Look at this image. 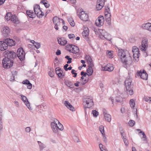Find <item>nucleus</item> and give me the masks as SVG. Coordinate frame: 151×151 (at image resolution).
I'll return each instance as SVG.
<instances>
[{
	"instance_id": "obj_49",
	"label": "nucleus",
	"mask_w": 151,
	"mask_h": 151,
	"mask_svg": "<svg viewBox=\"0 0 151 151\" xmlns=\"http://www.w3.org/2000/svg\"><path fill=\"white\" fill-rule=\"evenodd\" d=\"M25 132L27 133H29L31 131V128L30 127H27L25 129Z\"/></svg>"
},
{
	"instance_id": "obj_9",
	"label": "nucleus",
	"mask_w": 151,
	"mask_h": 151,
	"mask_svg": "<svg viewBox=\"0 0 151 151\" xmlns=\"http://www.w3.org/2000/svg\"><path fill=\"white\" fill-rule=\"evenodd\" d=\"M58 122H59L58 120L56 119H55L51 123L52 129L55 134H56L58 133V126L57 124Z\"/></svg>"
},
{
	"instance_id": "obj_43",
	"label": "nucleus",
	"mask_w": 151,
	"mask_h": 151,
	"mask_svg": "<svg viewBox=\"0 0 151 151\" xmlns=\"http://www.w3.org/2000/svg\"><path fill=\"white\" fill-rule=\"evenodd\" d=\"M58 129L60 131H62L63 129V127L62 124L59 122H58Z\"/></svg>"
},
{
	"instance_id": "obj_17",
	"label": "nucleus",
	"mask_w": 151,
	"mask_h": 151,
	"mask_svg": "<svg viewBox=\"0 0 151 151\" xmlns=\"http://www.w3.org/2000/svg\"><path fill=\"white\" fill-rule=\"evenodd\" d=\"M80 19L82 20L87 21L88 19V15L85 13V12L82 11L79 14Z\"/></svg>"
},
{
	"instance_id": "obj_20",
	"label": "nucleus",
	"mask_w": 151,
	"mask_h": 151,
	"mask_svg": "<svg viewBox=\"0 0 151 151\" xmlns=\"http://www.w3.org/2000/svg\"><path fill=\"white\" fill-rule=\"evenodd\" d=\"M7 48V45L5 42L0 41V50L3 51L6 50Z\"/></svg>"
},
{
	"instance_id": "obj_48",
	"label": "nucleus",
	"mask_w": 151,
	"mask_h": 151,
	"mask_svg": "<svg viewBox=\"0 0 151 151\" xmlns=\"http://www.w3.org/2000/svg\"><path fill=\"white\" fill-rule=\"evenodd\" d=\"M3 109H2L0 108V122H2L1 120L3 117Z\"/></svg>"
},
{
	"instance_id": "obj_55",
	"label": "nucleus",
	"mask_w": 151,
	"mask_h": 151,
	"mask_svg": "<svg viewBox=\"0 0 151 151\" xmlns=\"http://www.w3.org/2000/svg\"><path fill=\"white\" fill-rule=\"evenodd\" d=\"M105 12H106L107 13H110V8L108 7L106 8Z\"/></svg>"
},
{
	"instance_id": "obj_31",
	"label": "nucleus",
	"mask_w": 151,
	"mask_h": 151,
	"mask_svg": "<svg viewBox=\"0 0 151 151\" xmlns=\"http://www.w3.org/2000/svg\"><path fill=\"white\" fill-rule=\"evenodd\" d=\"M129 104L131 107L132 109H135L137 112V109L135 106V100L133 99H130L129 101Z\"/></svg>"
},
{
	"instance_id": "obj_60",
	"label": "nucleus",
	"mask_w": 151,
	"mask_h": 151,
	"mask_svg": "<svg viewBox=\"0 0 151 151\" xmlns=\"http://www.w3.org/2000/svg\"><path fill=\"white\" fill-rule=\"evenodd\" d=\"M70 25L72 27H74L75 26V23L74 22L73 20L72 21V22H70L69 23Z\"/></svg>"
},
{
	"instance_id": "obj_37",
	"label": "nucleus",
	"mask_w": 151,
	"mask_h": 151,
	"mask_svg": "<svg viewBox=\"0 0 151 151\" xmlns=\"http://www.w3.org/2000/svg\"><path fill=\"white\" fill-rule=\"evenodd\" d=\"M12 15V14L11 13L8 12L6 14L5 16V19L6 20L9 21V20H10Z\"/></svg>"
},
{
	"instance_id": "obj_1",
	"label": "nucleus",
	"mask_w": 151,
	"mask_h": 151,
	"mask_svg": "<svg viewBox=\"0 0 151 151\" xmlns=\"http://www.w3.org/2000/svg\"><path fill=\"white\" fill-rule=\"evenodd\" d=\"M118 55L121 61L125 64L130 65L132 62V57L128 51L119 49Z\"/></svg>"
},
{
	"instance_id": "obj_57",
	"label": "nucleus",
	"mask_w": 151,
	"mask_h": 151,
	"mask_svg": "<svg viewBox=\"0 0 151 151\" xmlns=\"http://www.w3.org/2000/svg\"><path fill=\"white\" fill-rule=\"evenodd\" d=\"M14 104L15 106H17V107H19V105L18 102L17 101H14Z\"/></svg>"
},
{
	"instance_id": "obj_15",
	"label": "nucleus",
	"mask_w": 151,
	"mask_h": 151,
	"mask_svg": "<svg viewBox=\"0 0 151 151\" xmlns=\"http://www.w3.org/2000/svg\"><path fill=\"white\" fill-rule=\"evenodd\" d=\"M1 31L4 37H7L9 35L10 31L9 27L4 26L2 28Z\"/></svg>"
},
{
	"instance_id": "obj_62",
	"label": "nucleus",
	"mask_w": 151,
	"mask_h": 151,
	"mask_svg": "<svg viewBox=\"0 0 151 151\" xmlns=\"http://www.w3.org/2000/svg\"><path fill=\"white\" fill-rule=\"evenodd\" d=\"M12 73L13 76H15L17 75V72L16 70H14L12 71Z\"/></svg>"
},
{
	"instance_id": "obj_45",
	"label": "nucleus",
	"mask_w": 151,
	"mask_h": 151,
	"mask_svg": "<svg viewBox=\"0 0 151 151\" xmlns=\"http://www.w3.org/2000/svg\"><path fill=\"white\" fill-rule=\"evenodd\" d=\"M45 1H47L45 0L44 1V0L42 1H41V3H43V4H44V5H45V6L46 8H48L49 6L50 5H49V4H48L47 3L45 2Z\"/></svg>"
},
{
	"instance_id": "obj_29",
	"label": "nucleus",
	"mask_w": 151,
	"mask_h": 151,
	"mask_svg": "<svg viewBox=\"0 0 151 151\" xmlns=\"http://www.w3.org/2000/svg\"><path fill=\"white\" fill-rule=\"evenodd\" d=\"M137 130L138 131H140L139 133L142 134L143 135V137L141 138L142 140L143 141L144 143H146L147 142V137L145 133L141 131L140 129H137Z\"/></svg>"
},
{
	"instance_id": "obj_61",
	"label": "nucleus",
	"mask_w": 151,
	"mask_h": 151,
	"mask_svg": "<svg viewBox=\"0 0 151 151\" xmlns=\"http://www.w3.org/2000/svg\"><path fill=\"white\" fill-rule=\"evenodd\" d=\"M103 136V140L104 141L106 142V137L105 136V134H102Z\"/></svg>"
},
{
	"instance_id": "obj_27",
	"label": "nucleus",
	"mask_w": 151,
	"mask_h": 151,
	"mask_svg": "<svg viewBox=\"0 0 151 151\" xmlns=\"http://www.w3.org/2000/svg\"><path fill=\"white\" fill-rule=\"evenodd\" d=\"M88 68L87 70V75L88 76H91L93 73V70L92 67H93V65H91L88 66Z\"/></svg>"
},
{
	"instance_id": "obj_46",
	"label": "nucleus",
	"mask_w": 151,
	"mask_h": 151,
	"mask_svg": "<svg viewBox=\"0 0 151 151\" xmlns=\"http://www.w3.org/2000/svg\"><path fill=\"white\" fill-rule=\"evenodd\" d=\"M92 113L93 116L95 117H96L99 114V112L95 110H93Z\"/></svg>"
},
{
	"instance_id": "obj_54",
	"label": "nucleus",
	"mask_w": 151,
	"mask_h": 151,
	"mask_svg": "<svg viewBox=\"0 0 151 151\" xmlns=\"http://www.w3.org/2000/svg\"><path fill=\"white\" fill-rule=\"evenodd\" d=\"M68 2L72 4H74L76 3V0H68Z\"/></svg>"
},
{
	"instance_id": "obj_19",
	"label": "nucleus",
	"mask_w": 151,
	"mask_h": 151,
	"mask_svg": "<svg viewBox=\"0 0 151 151\" xmlns=\"http://www.w3.org/2000/svg\"><path fill=\"white\" fill-rule=\"evenodd\" d=\"M103 113L105 120L109 122H111V116L110 115L108 114L105 109L103 110Z\"/></svg>"
},
{
	"instance_id": "obj_51",
	"label": "nucleus",
	"mask_w": 151,
	"mask_h": 151,
	"mask_svg": "<svg viewBox=\"0 0 151 151\" xmlns=\"http://www.w3.org/2000/svg\"><path fill=\"white\" fill-rule=\"evenodd\" d=\"M124 142V143L126 146H128V142L127 139L126 137H125L122 139Z\"/></svg>"
},
{
	"instance_id": "obj_24",
	"label": "nucleus",
	"mask_w": 151,
	"mask_h": 151,
	"mask_svg": "<svg viewBox=\"0 0 151 151\" xmlns=\"http://www.w3.org/2000/svg\"><path fill=\"white\" fill-rule=\"evenodd\" d=\"M132 81V79L130 78H126L125 82L126 89L130 88L131 87Z\"/></svg>"
},
{
	"instance_id": "obj_36",
	"label": "nucleus",
	"mask_w": 151,
	"mask_h": 151,
	"mask_svg": "<svg viewBox=\"0 0 151 151\" xmlns=\"http://www.w3.org/2000/svg\"><path fill=\"white\" fill-rule=\"evenodd\" d=\"M89 34V30L88 28H85L83 32H82V35L83 36L86 37Z\"/></svg>"
},
{
	"instance_id": "obj_38",
	"label": "nucleus",
	"mask_w": 151,
	"mask_h": 151,
	"mask_svg": "<svg viewBox=\"0 0 151 151\" xmlns=\"http://www.w3.org/2000/svg\"><path fill=\"white\" fill-rule=\"evenodd\" d=\"M56 73L57 75L58 76V77L60 78H62L63 77V73H61L60 70H56Z\"/></svg>"
},
{
	"instance_id": "obj_40",
	"label": "nucleus",
	"mask_w": 151,
	"mask_h": 151,
	"mask_svg": "<svg viewBox=\"0 0 151 151\" xmlns=\"http://www.w3.org/2000/svg\"><path fill=\"white\" fill-rule=\"evenodd\" d=\"M99 147L101 151H106V148L105 147L101 144H99Z\"/></svg>"
},
{
	"instance_id": "obj_39",
	"label": "nucleus",
	"mask_w": 151,
	"mask_h": 151,
	"mask_svg": "<svg viewBox=\"0 0 151 151\" xmlns=\"http://www.w3.org/2000/svg\"><path fill=\"white\" fill-rule=\"evenodd\" d=\"M108 17L106 18V21L108 24H111V14H109Z\"/></svg>"
},
{
	"instance_id": "obj_47",
	"label": "nucleus",
	"mask_w": 151,
	"mask_h": 151,
	"mask_svg": "<svg viewBox=\"0 0 151 151\" xmlns=\"http://www.w3.org/2000/svg\"><path fill=\"white\" fill-rule=\"evenodd\" d=\"M144 99L146 102L149 103L151 102V98L150 97H145L144 98Z\"/></svg>"
},
{
	"instance_id": "obj_26",
	"label": "nucleus",
	"mask_w": 151,
	"mask_h": 151,
	"mask_svg": "<svg viewBox=\"0 0 151 151\" xmlns=\"http://www.w3.org/2000/svg\"><path fill=\"white\" fill-rule=\"evenodd\" d=\"M58 43L61 45H64L67 43V41L63 37L60 38L58 39Z\"/></svg>"
},
{
	"instance_id": "obj_25",
	"label": "nucleus",
	"mask_w": 151,
	"mask_h": 151,
	"mask_svg": "<svg viewBox=\"0 0 151 151\" xmlns=\"http://www.w3.org/2000/svg\"><path fill=\"white\" fill-rule=\"evenodd\" d=\"M65 85L70 88H73L74 86L73 83L70 81L69 80H65Z\"/></svg>"
},
{
	"instance_id": "obj_58",
	"label": "nucleus",
	"mask_w": 151,
	"mask_h": 151,
	"mask_svg": "<svg viewBox=\"0 0 151 151\" xmlns=\"http://www.w3.org/2000/svg\"><path fill=\"white\" fill-rule=\"evenodd\" d=\"M81 76H84V77H86V73L83 71L81 72Z\"/></svg>"
},
{
	"instance_id": "obj_8",
	"label": "nucleus",
	"mask_w": 151,
	"mask_h": 151,
	"mask_svg": "<svg viewBox=\"0 0 151 151\" xmlns=\"http://www.w3.org/2000/svg\"><path fill=\"white\" fill-rule=\"evenodd\" d=\"M132 51L134 60L137 62L139 60L140 54L139 49L137 46H134L132 47Z\"/></svg>"
},
{
	"instance_id": "obj_5",
	"label": "nucleus",
	"mask_w": 151,
	"mask_h": 151,
	"mask_svg": "<svg viewBox=\"0 0 151 151\" xmlns=\"http://www.w3.org/2000/svg\"><path fill=\"white\" fill-rule=\"evenodd\" d=\"M52 21L55 25L54 27L57 30H58V27L59 26L60 24V21L62 22L63 25L65 24L64 21L62 19L59 18L57 16L54 17L52 19Z\"/></svg>"
},
{
	"instance_id": "obj_42",
	"label": "nucleus",
	"mask_w": 151,
	"mask_h": 151,
	"mask_svg": "<svg viewBox=\"0 0 151 151\" xmlns=\"http://www.w3.org/2000/svg\"><path fill=\"white\" fill-rule=\"evenodd\" d=\"M127 91V92L130 95H132L133 94V91L131 88H130L126 89Z\"/></svg>"
},
{
	"instance_id": "obj_63",
	"label": "nucleus",
	"mask_w": 151,
	"mask_h": 151,
	"mask_svg": "<svg viewBox=\"0 0 151 151\" xmlns=\"http://www.w3.org/2000/svg\"><path fill=\"white\" fill-rule=\"evenodd\" d=\"M69 65L68 64H65L64 66V68L65 70L66 71V70L67 69V67Z\"/></svg>"
},
{
	"instance_id": "obj_13",
	"label": "nucleus",
	"mask_w": 151,
	"mask_h": 151,
	"mask_svg": "<svg viewBox=\"0 0 151 151\" xmlns=\"http://www.w3.org/2000/svg\"><path fill=\"white\" fill-rule=\"evenodd\" d=\"M20 96H21V100L26 105L27 108L30 110H32V107L31 106L27 97L23 95H20Z\"/></svg>"
},
{
	"instance_id": "obj_12",
	"label": "nucleus",
	"mask_w": 151,
	"mask_h": 151,
	"mask_svg": "<svg viewBox=\"0 0 151 151\" xmlns=\"http://www.w3.org/2000/svg\"><path fill=\"white\" fill-rule=\"evenodd\" d=\"M148 46V41L147 39L145 38H144L141 42V45L140 46V49L142 51H145Z\"/></svg>"
},
{
	"instance_id": "obj_23",
	"label": "nucleus",
	"mask_w": 151,
	"mask_h": 151,
	"mask_svg": "<svg viewBox=\"0 0 151 151\" xmlns=\"http://www.w3.org/2000/svg\"><path fill=\"white\" fill-rule=\"evenodd\" d=\"M5 42L7 45L10 46H13L15 45V42L12 39L10 38H7L5 40Z\"/></svg>"
},
{
	"instance_id": "obj_64",
	"label": "nucleus",
	"mask_w": 151,
	"mask_h": 151,
	"mask_svg": "<svg viewBox=\"0 0 151 151\" xmlns=\"http://www.w3.org/2000/svg\"><path fill=\"white\" fill-rule=\"evenodd\" d=\"M5 1V0H0V6L3 4Z\"/></svg>"
},
{
	"instance_id": "obj_10",
	"label": "nucleus",
	"mask_w": 151,
	"mask_h": 151,
	"mask_svg": "<svg viewBox=\"0 0 151 151\" xmlns=\"http://www.w3.org/2000/svg\"><path fill=\"white\" fill-rule=\"evenodd\" d=\"M135 76L136 77L139 76L142 79L146 80L147 79L148 75L145 70H140L137 71Z\"/></svg>"
},
{
	"instance_id": "obj_35",
	"label": "nucleus",
	"mask_w": 151,
	"mask_h": 151,
	"mask_svg": "<svg viewBox=\"0 0 151 151\" xmlns=\"http://www.w3.org/2000/svg\"><path fill=\"white\" fill-rule=\"evenodd\" d=\"M106 54L109 58L112 59L113 58V51L112 50H107L106 52Z\"/></svg>"
},
{
	"instance_id": "obj_7",
	"label": "nucleus",
	"mask_w": 151,
	"mask_h": 151,
	"mask_svg": "<svg viewBox=\"0 0 151 151\" xmlns=\"http://www.w3.org/2000/svg\"><path fill=\"white\" fill-rule=\"evenodd\" d=\"M34 10L35 14L37 15L39 18H41L43 16L44 13L41 10L39 5L35 4L34 6Z\"/></svg>"
},
{
	"instance_id": "obj_21",
	"label": "nucleus",
	"mask_w": 151,
	"mask_h": 151,
	"mask_svg": "<svg viewBox=\"0 0 151 151\" xmlns=\"http://www.w3.org/2000/svg\"><path fill=\"white\" fill-rule=\"evenodd\" d=\"M114 69L113 65L110 64H107L104 67L102 68V70L109 71H112Z\"/></svg>"
},
{
	"instance_id": "obj_18",
	"label": "nucleus",
	"mask_w": 151,
	"mask_h": 151,
	"mask_svg": "<svg viewBox=\"0 0 151 151\" xmlns=\"http://www.w3.org/2000/svg\"><path fill=\"white\" fill-rule=\"evenodd\" d=\"M5 52L6 53L5 54L7 55V57L5 58H9L10 59L13 58L16 56V53L12 51H5Z\"/></svg>"
},
{
	"instance_id": "obj_33",
	"label": "nucleus",
	"mask_w": 151,
	"mask_h": 151,
	"mask_svg": "<svg viewBox=\"0 0 151 151\" xmlns=\"http://www.w3.org/2000/svg\"><path fill=\"white\" fill-rule=\"evenodd\" d=\"M26 14L27 16L30 18H33L35 17L34 13L31 10H29L27 11Z\"/></svg>"
},
{
	"instance_id": "obj_11",
	"label": "nucleus",
	"mask_w": 151,
	"mask_h": 151,
	"mask_svg": "<svg viewBox=\"0 0 151 151\" xmlns=\"http://www.w3.org/2000/svg\"><path fill=\"white\" fill-rule=\"evenodd\" d=\"M17 55L21 61L24 60L25 58V53L22 48L18 49L17 52Z\"/></svg>"
},
{
	"instance_id": "obj_6",
	"label": "nucleus",
	"mask_w": 151,
	"mask_h": 151,
	"mask_svg": "<svg viewBox=\"0 0 151 151\" xmlns=\"http://www.w3.org/2000/svg\"><path fill=\"white\" fill-rule=\"evenodd\" d=\"M99 32L101 34L100 38L102 39H105L108 41H110L111 39V35L107 33L105 30L100 29Z\"/></svg>"
},
{
	"instance_id": "obj_56",
	"label": "nucleus",
	"mask_w": 151,
	"mask_h": 151,
	"mask_svg": "<svg viewBox=\"0 0 151 151\" xmlns=\"http://www.w3.org/2000/svg\"><path fill=\"white\" fill-rule=\"evenodd\" d=\"M27 88L29 89H31L32 88V84L30 83L27 84Z\"/></svg>"
},
{
	"instance_id": "obj_44",
	"label": "nucleus",
	"mask_w": 151,
	"mask_h": 151,
	"mask_svg": "<svg viewBox=\"0 0 151 151\" xmlns=\"http://www.w3.org/2000/svg\"><path fill=\"white\" fill-rule=\"evenodd\" d=\"M128 124L130 126L133 127L134 125L135 122L133 120H130L129 121Z\"/></svg>"
},
{
	"instance_id": "obj_2",
	"label": "nucleus",
	"mask_w": 151,
	"mask_h": 151,
	"mask_svg": "<svg viewBox=\"0 0 151 151\" xmlns=\"http://www.w3.org/2000/svg\"><path fill=\"white\" fill-rule=\"evenodd\" d=\"M83 103L86 108H90L93 105L92 98L91 96H87L83 99Z\"/></svg>"
},
{
	"instance_id": "obj_3",
	"label": "nucleus",
	"mask_w": 151,
	"mask_h": 151,
	"mask_svg": "<svg viewBox=\"0 0 151 151\" xmlns=\"http://www.w3.org/2000/svg\"><path fill=\"white\" fill-rule=\"evenodd\" d=\"M2 63L3 67L6 68H9L12 67L13 64V60L9 58H4Z\"/></svg>"
},
{
	"instance_id": "obj_22",
	"label": "nucleus",
	"mask_w": 151,
	"mask_h": 151,
	"mask_svg": "<svg viewBox=\"0 0 151 151\" xmlns=\"http://www.w3.org/2000/svg\"><path fill=\"white\" fill-rule=\"evenodd\" d=\"M142 28L145 29L149 31H151V23H147L143 24L142 26Z\"/></svg>"
},
{
	"instance_id": "obj_52",
	"label": "nucleus",
	"mask_w": 151,
	"mask_h": 151,
	"mask_svg": "<svg viewBox=\"0 0 151 151\" xmlns=\"http://www.w3.org/2000/svg\"><path fill=\"white\" fill-rule=\"evenodd\" d=\"M68 37L69 39H72L74 37H75V36L74 34H70L68 35Z\"/></svg>"
},
{
	"instance_id": "obj_50",
	"label": "nucleus",
	"mask_w": 151,
	"mask_h": 151,
	"mask_svg": "<svg viewBox=\"0 0 151 151\" xmlns=\"http://www.w3.org/2000/svg\"><path fill=\"white\" fill-rule=\"evenodd\" d=\"M35 47L37 49H39L40 47V44L38 42H36L35 44L34 45Z\"/></svg>"
},
{
	"instance_id": "obj_16",
	"label": "nucleus",
	"mask_w": 151,
	"mask_h": 151,
	"mask_svg": "<svg viewBox=\"0 0 151 151\" xmlns=\"http://www.w3.org/2000/svg\"><path fill=\"white\" fill-rule=\"evenodd\" d=\"M104 2L105 0H97L96 8L98 10L102 9L104 4Z\"/></svg>"
},
{
	"instance_id": "obj_41",
	"label": "nucleus",
	"mask_w": 151,
	"mask_h": 151,
	"mask_svg": "<svg viewBox=\"0 0 151 151\" xmlns=\"http://www.w3.org/2000/svg\"><path fill=\"white\" fill-rule=\"evenodd\" d=\"M99 130L102 134H105L104 127L103 125H101L99 127Z\"/></svg>"
},
{
	"instance_id": "obj_30",
	"label": "nucleus",
	"mask_w": 151,
	"mask_h": 151,
	"mask_svg": "<svg viewBox=\"0 0 151 151\" xmlns=\"http://www.w3.org/2000/svg\"><path fill=\"white\" fill-rule=\"evenodd\" d=\"M10 20L16 24H18L19 22L17 17L15 15H12Z\"/></svg>"
},
{
	"instance_id": "obj_28",
	"label": "nucleus",
	"mask_w": 151,
	"mask_h": 151,
	"mask_svg": "<svg viewBox=\"0 0 151 151\" xmlns=\"http://www.w3.org/2000/svg\"><path fill=\"white\" fill-rule=\"evenodd\" d=\"M64 104L65 106L70 110L72 111H74L73 107L68 101H65Z\"/></svg>"
},
{
	"instance_id": "obj_59",
	"label": "nucleus",
	"mask_w": 151,
	"mask_h": 151,
	"mask_svg": "<svg viewBox=\"0 0 151 151\" xmlns=\"http://www.w3.org/2000/svg\"><path fill=\"white\" fill-rule=\"evenodd\" d=\"M56 54L58 55H59L61 54V51L60 50H58L56 52Z\"/></svg>"
},
{
	"instance_id": "obj_4",
	"label": "nucleus",
	"mask_w": 151,
	"mask_h": 151,
	"mask_svg": "<svg viewBox=\"0 0 151 151\" xmlns=\"http://www.w3.org/2000/svg\"><path fill=\"white\" fill-rule=\"evenodd\" d=\"M66 50L69 52L73 54L78 53L79 49L76 46L72 45H68L66 46Z\"/></svg>"
},
{
	"instance_id": "obj_14",
	"label": "nucleus",
	"mask_w": 151,
	"mask_h": 151,
	"mask_svg": "<svg viewBox=\"0 0 151 151\" xmlns=\"http://www.w3.org/2000/svg\"><path fill=\"white\" fill-rule=\"evenodd\" d=\"M104 19L103 16L100 15L96 19L95 24L97 27H100L104 24Z\"/></svg>"
},
{
	"instance_id": "obj_32",
	"label": "nucleus",
	"mask_w": 151,
	"mask_h": 151,
	"mask_svg": "<svg viewBox=\"0 0 151 151\" xmlns=\"http://www.w3.org/2000/svg\"><path fill=\"white\" fill-rule=\"evenodd\" d=\"M37 143L39 146L40 151H42L43 149L46 147V145L41 142L39 141H38Z\"/></svg>"
},
{
	"instance_id": "obj_53",
	"label": "nucleus",
	"mask_w": 151,
	"mask_h": 151,
	"mask_svg": "<svg viewBox=\"0 0 151 151\" xmlns=\"http://www.w3.org/2000/svg\"><path fill=\"white\" fill-rule=\"evenodd\" d=\"M30 83L29 81L27 80H24L22 82V83L24 84H28Z\"/></svg>"
},
{
	"instance_id": "obj_34",
	"label": "nucleus",
	"mask_w": 151,
	"mask_h": 151,
	"mask_svg": "<svg viewBox=\"0 0 151 151\" xmlns=\"http://www.w3.org/2000/svg\"><path fill=\"white\" fill-rule=\"evenodd\" d=\"M85 58L86 59L87 62L89 65H93L92 62V59L91 57L89 55H86Z\"/></svg>"
}]
</instances>
